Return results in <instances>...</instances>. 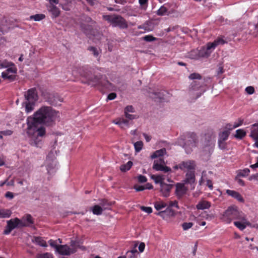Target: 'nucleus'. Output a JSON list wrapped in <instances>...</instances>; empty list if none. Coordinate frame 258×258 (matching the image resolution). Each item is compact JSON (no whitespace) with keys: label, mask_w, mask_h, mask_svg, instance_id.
<instances>
[{"label":"nucleus","mask_w":258,"mask_h":258,"mask_svg":"<svg viewBox=\"0 0 258 258\" xmlns=\"http://www.w3.org/2000/svg\"><path fill=\"white\" fill-rule=\"evenodd\" d=\"M88 50L91 51L95 56H98L99 52L96 47L91 46L88 48Z\"/></svg>","instance_id":"nucleus-56"},{"label":"nucleus","mask_w":258,"mask_h":258,"mask_svg":"<svg viewBox=\"0 0 258 258\" xmlns=\"http://www.w3.org/2000/svg\"><path fill=\"white\" fill-rule=\"evenodd\" d=\"M189 78L191 80H200L202 79V76L199 74L195 73L191 74L189 76Z\"/></svg>","instance_id":"nucleus-53"},{"label":"nucleus","mask_w":258,"mask_h":258,"mask_svg":"<svg viewBox=\"0 0 258 258\" xmlns=\"http://www.w3.org/2000/svg\"><path fill=\"white\" fill-rule=\"evenodd\" d=\"M55 158L54 152L51 151L47 156L46 162L53 161Z\"/></svg>","instance_id":"nucleus-46"},{"label":"nucleus","mask_w":258,"mask_h":258,"mask_svg":"<svg viewBox=\"0 0 258 258\" xmlns=\"http://www.w3.org/2000/svg\"><path fill=\"white\" fill-rule=\"evenodd\" d=\"M11 215V212L9 210L0 209V218H9Z\"/></svg>","instance_id":"nucleus-38"},{"label":"nucleus","mask_w":258,"mask_h":258,"mask_svg":"<svg viewBox=\"0 0 258 258\" xmlns=\"http://www.w3.org/2000/svg\"><path fill=\"white\" fill-rule=\"evenodd\" d=\"M11 26V22L5 17L0 15V31L3 33L8 32Z\"/></svg>","instance_id":"nucleus-13"},{"label":"nucleus","mask_w":258,"mask_h":258,"mask_svg":"<svg viewBox=\"0 0 258 258\" xmlns=\"http://www.w3.org/2000/svg\"><path fill=\"white\" fill-rule=\"evenodd\" d=\"M46 7L48 12L51 15V18L55 19L59 16L60 11L55 5H48Z\"/></svg>","instance_id":"nucleus-17"},{"label":"nucleus","mask_w":258,"mask_h":258,"mask_svg":"<svg viewBox=\"0 0 258 258\" xmlns=\"http://www.w3.org/2000/svg\"><path fill=\"white\" fill-rule=\"evenodd\" d=\"M156 14L158 16H164L165 15H168L167 14V9L164 6H161L160 9L157 11Z\"/></svg>","instance_id":"nucleus-40"},{"label":"nucleus","mask_w":258,"mask_h":258,"mask_svg":"<svg viewBox=\"0 0 258 258\" xmlns=\"http://www.w3.org/2000/svg\"><path fill=\"white\" fill-rule=\"evenodd\" d=\"M193 226L192 222H184L182 224V228L184 230H187Z\"/></svg>","instance_id":"nucleus-52"},{"label":"nucleus","mask_w":258,"mask_h":258,"mask_svg":"<svg viewBox=\"0 0 258 258\" xmlns=\"http://www.w3.org/2000/svg\"><path fill=\"white\" fill-rule=\"evenodd\" d=\"M149 0H139V4L142 9L146 10L148 6V2Z\"/></svg>","instance_id":"nucleus-48"},{"label":"nucleus","mask_w":258,"mask_h":258,"mask_svg":"<svg viewBox=\"0 0 258 258\" xmlns=\"http://www.w3.org/2000/svg\"><path fill=\"white\" fill-rule=\"evenodd\" d=\"M141 209L148 213V214H150L152 212V209L151 208V207H144V206H142L141 207Z\"/></svg>","instance_id":"nucleus-60"},{"label":"nucleus","mask_w":258,"mask_h":258,"mask_svg":"<svg viewBox=\"0 0 258 258\" xmlns=\"http://www.w3.org/2000/svg\"><path fill=\"white\" fill-rule=\"evenodd\" d=\"M103 209L99 205H95L92 208V211L94 215H100L102 214Z\"/></svg>","instance_id":"nucleus-32"},{"label":"nucleus","mask_w":258,"mask_h":258,"mask_svg":"<svg viewBox=\"0 0 258 258\" xmlns=\"http://www.w3.org/2000/svg\"><path fill=\"white\" fill-rule=\"evenodd\" d=\"M152 179H153L156 183H159L160 185L161 183H164L163 180L164 179V176L160 175H152L151 176Z\"/></svg>","instance_id":"nucleus-34"},{"label":"nucleus","mask_w":258,"mask_h":258,"mask_svg":"<svg viewBox=\"0 0 258 258\" xmlns=\"http://www.w3.org/2000/svg\"><path fill=\"white\" fill-rule=\"evenodd\" d=\"M135 112V109L132 105H127L124 108V112L134 113Z\"/></svg>","instance_id":"nucleus-54"},{"label":"nucleus","mask_w":258,"mask_h":258,"mask_svg":"<svg viewBox=\"0 0 258 258\" xmlns=\"http://www.w3.org/2000/svg\"><path fill=\"white\" fill-rule=\"evenodd\" d=\"M248 180L249 181H251L252 180L258 181V173L251 175L249 177Z\"/></svg>","instance_id":"nucleus-62"},{"label":"nucleus","mask_w":258,"mask_h":258,"mask_svg":"<svg viewBox=\"0 0 258 258\" xmlns=\"http://www.w3.org/2000/svg\"><path fill=\"white\" fill-rule=\"evenodd\" d=\"M24 97L25 101L23 103V105L25 106L26 112L29 113L34 110L35 103L38 100L36 88H31L26 91L24 93Z\"/></svg>","instance_id":"nucleus-4"},{"label":"nucleus","mask_w":258,"mask_h":258,"mask_svg":"<svg viewBox=\"0 0 258 258\" xmlns=\"http://www.w3.org/2000/svg\"><path fill=\"white\" fill-rule=\"evenodd\" d=\"M77 71L81 76L86 79L88 84L92 86L101 85L106 86L107 84H110L107 80L105 81V82H103L102 79L103 76L100 74L98 75H94L95 71L94 69L88 66L80 67L77 69Z\"/></svg>","instance_id":"nucleus-2"},{"label":"nucleus","mask_w":258,"mask_h":258,"mask_svg":"<svg viewBox=\"0 0 258 258\" xmlns=\"http://www.w3.org/2000/svg\"><path fill=\"white\" fill-rule=\"evenodd\" d=\"M37 258H53V257L52 254L48 252H45L39 254L37 256Z\"/></svg>","instance_id":"nucleus-51"},{"label":"nucleus","mask_w":258,"mask_h":258,"mask_svg":"<svg viewBox=\"0 0 258 258\" xmlns=\"http://www.w3.org/2000/svg\"><path fill=\"white\" fill-rule=\"evenodd\" d=\"M246 136V132L242 129H238L236 131L234 137L238 139H242Z\"/></svg>","instance_id":"nucleus-35"},{"label":"nucleus","mask_w":258,"mask_h":258,"mask_svg":"<svg viewBox=\"0 0 258 258\" xmlns=\"http://www.w3.org/2000/svg\"><path fill=\"white\" fill-rule=\"evenodd\" d=\"M113 122L118 125L122 128H124V127H128L129 125V120L123 117L117 118L114 120Z\"/></svg>","instance_id":"nucleus-25"},{"label":"nucleus","mask_w":258,"mask_h":258,"mask_svg":"<svg viewBox=\"0 0 258 258\" xmlns=\"http://www.w3.org/2000/svg\"><path fill=\"white\" fill-rule=\"evenodd\" d=\"M143 40L147 42H152L157 40L156 37H154L153 36L151 35H148L145 36L143 38Z\"/></svg>","instance_id":"nucleus-47"},{"label":"nucleus","mask_w":258,"mask_h":258,"mask_svg":"<svg viewBox=\"0 0 258 258\" xmlns=\"http://www.w3.org/2000/svg\"><path fill=\"white\" fill-rule=\"evenodd\" d=\"M48 102L50 104L54 106L59 105L63 101V99L57 94H52L48 99Z\"/></svg>","instance_id":"nucleus-19"},{"label":"nucleus","mask_w":258,"mask_h":258,"mask_svg":"<svg viewBox=\"0 0 258 258\" xmlns=\"http://www.w3.org/2000/svg\"><path fill=\"white\" fill-rule=\"evenodd\" d=\"M226 192L228 194V195L236 199L238 201L241 203H244V200L243 198L241 195L237 191L230 189H227Z\"/></svg>","instance_id":"nucleus-23"},{"label":"nucleus","mask_w":258,"mask_h":258,"mask_svg":"<svg viewBox=\"0 0 258 258\" xmlns=\"http://www.w3.org/2000/svg\"><path fill=\"white\" fill-rule=\"evenodd\" d=\"M17 72V69L16 66L8 68L6 71L2 73V77L4 79H8L13 81L16 79V74Z\"/></svg>","instance_id":"nucleus-9"},{"label":"nucleus","mask_w":258,"mask_h":258,"mask_svg":"<svg viewBox=\"0 0 258 258\" xmlns=\"http://www.w3.org/2000/svg\"><path fill=\"white\" fill-rule=\"evenodd\" d=\"M218 147L221 150H225L227 148V144L225 141L218 140Z\"/></svg>","instance_id":"nucleus-49"},{"label":"nucleus","mask_w":258,"mask_h":258,"mask_svg":"<svg viewBox=\"0 0 258 258\" xmlns=\"http://www.w3.org/2000/svg\"><path fill=\"white\" fill-rule=\"evenodd\" d=\"M184 138L183 148L187 154H189L192 151L193 148L197 146L199 142L198 137L196 133L188 132L185 134Z\"/></svg>","instance_id":"nucleus-6"},{"label":"nucleus","mask_w":258,"mask_h":258,"mask_svg":"<svg viewBox=\"0 0 258 258\" xmlns=\"http://www.w3.org/2000/svg\"><path fill=\"white\" fill-rule=\"evenodd\" d=\"M196 166V165L195 161L188 160L180 162V166L179 167V169L182 171H195Z\"/></svg>","instance_id":"nucleus-15"},{"label":"nucleus","mask_w":258,"mask_h":258,"mask_svg":"<svg viewBox=\"0 0 258 258\" xmlns=\"http://www.w3.org/2000/svg\"><path fill=\"white\" fill-rule=\"evenodd\" d=\"M104 20L110 23L112 27H118L121 29H127L128 24L125 19L120 15H103Z\"/></svg>","instance_id":"nucleus-5"},{"label":"nucleus","mask_w":258,"mask_h":258,"mask_svg":"<svg viewBox=\"0 0 258 258\" xmlns=\"http://www.w3.org/2000/svg\"><path fill=\"white\" fill-rule=\"evenodd\" d=\"M48 243L49 244V245L55 248V251L56 252L57 251L58 248H59V245H57V241L56 240H52V239H50L49 241H48Z\"/></svg>","instance_id":"nucleus-45"},{"label":"nucleus","mask_w":258,"mask_h":258,"mask_svg":"<svg viewBox=\"0 0 258 258\" xmlns=\"http://www.w3.org/2000/svg\"><path fill=\"white\" fill-rule=\"evenodd\" d=\"M167 206V204L163 201H158L154 203V207L157 211H162L163 209Z\"/></svg>","instance_id":"nucleus-30"},{"label":"nucleus","mask_w":258,"mask_h":258,"mask_svg":"<svg viewBox=\"0 0 258 258\" xmlns=\"http://www.w3.org/2000/svg\"><path fill=\"white\" fill-rule=\"evenodd\" d=\"M250 130V137L255 141L254 145L258 148V128Z\"/></svg>","instance_id":"nucleus-28"},{"label":"nucleus","mask_w":258,"mask_h":258,"mask_svg":"<svg viewBox=\"0 0 258 258\" xmlns=\"http://www.w3.org/2000/svg\"><path fill=\"white\" fill-rule=\"evenodd\" d=\"M234 225L237 227L240 230H243L246 227L250 225L249 222H248L245 215V220H238L237 221L234 222Z\"/></svg>","instance_id":"nucleus-24"},{"label":"nucleus","mask_w":258,"mask_h":258,"mask_svg":"<svg viewBox=\"0 0 258 258\" xmlns=\"http://www.w3.org/2000/svg\"><path fill=\"white\" fill-rule=\"evenodd\" d=\"M124 116H125L126 119L128 120H133L134 119L138 118V116L136 115L131 114L129 113H127V112H124Z\"/></svg>","instance_id":"nucleus-55"},{"label":"nucleus","mask_w":258,"mask_h":258,"mask_svg":"<svg viewBox=\"0 0 258 258\" xmlns=\"http://www.w3.org/2000/svg\"><path fill=\"white\" fill-rule=\"evenodd\" d=\"M14 194L11 191H7L5 194V197L10 200H12L14 198Z\"/></svg>","instance_id":"nucleus-61"},{"label":"nucleus","mask_w":258,"mask_h":258,"mask_svg":"<svg viewBox=\"0 0 258 258\" xmlns=\"http://www.w3.org/2000/svg\"><path fill=\"white\" fill-rule=\"evenodd\" d=\"M143 143L142 141H138L134 143V147L136 152H139L143 148Z\"/></svg>","instance_id":"nucleus-43"},{"label":"nucleus","mask_w":258,"mask_h":258,"mask_svg":"<svg viewBox=\"0 0 258 258\" xmlns=\"http://www.w3.org/2000/svg\"><path fill=\"white\" fill-rule=\"evenodd\" d=\"M172 207H174L177 209H179V207L178 204V202L176 201H170L169 203V205L167 207H170V208H172Z\"/></svg>","instance_id":"nucleus-57"},{"label":"nucleus","mask_w":258,"mask_h":258,"mask_svg":"<svg viewBox=\"0 0 258 258\" xmlns=\"http://www.w3.org/2000/svg\"><path fill=\"white\" fill-rule=\"evenodd\" d=\"M211 207V203L207 201H201L196 206V208L198 210L208 209Z\"/></svg>","instance_id":"nucleus-26"},{"label":"nucleus","mask_w":258,"mask_h":258,"mask_svg":"<svg viewBox=\"0 0 258 258\" xmlns=\"http://www.w3.org/2000/svg\"><path fill=\"white\" fill-rule=\"evenodd\" d=\"M230 132L228 131H224L220 133L219 135L218 140L226 141L229 136Z\"/></svg>","instance_id":"nucleus-36"},{"label":"nucleus","mask_w":258,"mask_h":258,"mask_svg":"<svg viewBox=\"0 0 258 258\" xmlns=\"http://www.w3.org/2000/svg\"><path fill=\"white\" fill-rule=\"evenodd\" d=\"M211 52L212 51H209L205 48H203L199 51V56L200 57H208L210 55Z\"/></svg>","instance_id":"nucleus-31"},{"label":"nucleus","mask_w":258,"mask_h":258,"mask_svg":"<svg viewBox=\"0 0 258 258\" xmlns=\"http://www.w3.org/2000/svg\"><path fill=\"white\" fill-rule=\"evenodd\" d=\"M245 92L249 95L252 94L254 92V89L252 86L247 87L245 89Z\"/></svg>","instance_id":"nucleus-58"},{"label":"nucleus","mask_w":258,"mask_h":258,"mask_svg":"<svg viewBox=\"0 0 258 258\" xmlns=\"http://www.w3.org/2000/svg\"><path fill=\"white\" fill-rule=\"evenodd\" d=\"M75 247L70 248L68 245H59L57 252L62 255H69L76 252Z\"/></svg>","instance_id":"nucleus-14"},{"label":"nucleus","mask_w":258,"mask_h":258,"mask_svg":"<svg viewBox=\"0 0 258 258\" xmlns=\"http://www.w3.org/2000/svg\"><path fill=\"white\" fill-rule=\"evenodd\" d=\"M172 184H167L165 183H161L160 185V191L164 197H167L169 196L170 190L173 187Z\"/></svg>","instance_id":"nucleus-18"},{"label":"nucleus","mask_w":258,"mask_h":258,"mask_svg":"<svg viewBox=\"0 0 258 258\" xmlns=\"http://www.w3.org/2000/svg\"><path fill=\"white\" fill-rule=\"evenodd\" d=\"M155 214L160 216L163 219L167 220L170 218L175 216V212L170 207H167L165 210L159 211L156 213Z\"/></svg>","instance_id":"nucleus-11"},{"label":"nucleus","mask_w":258,"mask_h":258,"mask_svg":"<svg viewBox=\"0 0 258 258\" xmlns=\"http://www.w3.org/2000/svg\"><path fill=\"white\" fill-rule=\"evenodd\" d=\"M175 194L178 199H180L186 194L188 187L183 183L178 182L175 185Z\"/></svg>","instance_id":"nucleus-12"},{"label":"nucleus","mask_w":258,"mask_h":258,"mask_svg":"<svg viewBox=\"0 0 258 258\" xmlns=\"http://www.w3.org/2000/svg\"><path fill=\"white\" fill-rule=\"evenodd\" d=\"M32 241L33 242L36 243L37 244L42 246V247H46L47 246V243L45 240L43 239V238L39 236H34L32 239Z\"/></svg>","instance_id":"nucleus-27"},{"label":"nucleus","mask_w":258,"mask_h":258,"mask_svg":"<svg viewBox=\"0 0 258 258\" xmlns=\"http://www.w3.org/2000/svg\"><path fill=\"white\" fill-rule=\"evenodd\" d=\"M33 124L28 123V121H27V133L29 135L36 134L37 137H43L45 134V130L43 127H39L38 124H39L38 122L35 121L32 122Z\"/></svg>","instance_id":"nucleus-7"},{"label":"nucleus","mask_w":258,"mask_h":258,"mask_svg":"<svg viewBox=\"0 0 258 258\" xmlns=\"http://www.w3.org/2000/svg\"><path fill=\"white\" fill-rule=\"evenodd\" d=\"M58 113L50 106H42L35 112L34 117H28L27 121L30 124H33L32 122L35 121L40 124L50 125L54 121Z\"/></svg>","instance_id":"nucleus-1"},{"label":"nucleus","mask_w":258,"mask_h":258,"mask_svg":"<svg viewBox=\"0 0 258 258\" xmlns=\"http://www.w3.org/2000/svg\"><path fill=\"white\" fill-rule=\"evenodd\" d=\"M133 165V162L131 161H129L126 164L121 165L120 166V170L122 172H126L131 169Z\"/></svg>","instance_id":"nucleus-33"},{"label":"nucleus","mask_w":258,"mask_h":258,"mask_svg":"<svg viewBox=\"0 0 258 258\" xmlns=\"http://www.w3.org/2000/svg\"><path fill=\"white\" fill-rule=\"evenodd\" d=\"M100 206L103 209V210H105L108 208V207L110 206V204L109 202H107L106 200H101L100 203Z\"/></svg>","instance_id":"nucleus-44"},{"label":"nucleus","mask_w":258,"mask_h":258,"mask_svg":"<svg viewBox=\"0 0 258 258\" xmlns=\"http://www.w3.org/2000/svg\"><path fill=\"white\" fill-rule=\"evenodd\" d=\"M184 184L190 185V189L193 190L196 186V176L195 171H188L185 174V178L182 180Z\"/></svg>","instance_id":"nucleus-8"},{"label":"nucleus","mask_w":258,"mask_h":258,"mask_svg":"<svg viewBox=\"0 0 258 258\" xmlns=\"http://www.w3.org/2000/svg\"><path fill=\"white\" fill-rule=\"evenodd\" d=\"M224 43L225 41L223 39L219 38L212 42L208 43L205 48L209 51H211V49H214L218 45L223 44Z\"/></svg>","instance_id":"nucleus-21"},{"label":"nucleus","mask_w":258,"mask_h":258,"mask_svg":"<svg viewBox=\"0 0 258 258\" xmlns=\"http://www.w3.org/2000/svg\"><path fill=\"white\" fill-rule=\"evenodd\" d=\"M189 57L191 59H198L200 57L199 56V53H198L196 51L193 50L189 53Z\"/></svg>","instance_id":"nucleus-50"},{"label":"nucleus","mask_w":258,"mask_h":258,"mask_svg":"<svg viewBox=\"0 0 258 258\" xmlns=\"http://www.w3.org/2000/svg\"><path fill=\"white\" fill-rule=\"evenodd\" d=\"M153 168L156 171H162L165 173L171 171V170L170 167L163 165L159 163L157 160L154 161Z\"/></svg>","instance_id":"nucleus-22"},{"label":"nucleus","mask_w":258,"mask_h":258,"mask_svg":"<svg viewBox=\"0 0 258 258\" xmlns=\"http://www.w3.org/2000/svg\"><path fill=\"white\" fill-rule=\"evenodd\" d=\"M20 227V219L18 218L11 219L7 222V225L4 231V234L8 235L15 228Z\"/></svg>","instance_id":"nucleus-10"},{"label":"nucleus","mask_w":258,"mask_h":258,"mask_svg":"<svg viewBox=\"0 0 258 258\" xmlns=\"http://www.w3.org/2000/svg\"><path fill=\"white\" fill-rule=\"evenodd\" d=\"M47 164V170L49 174H51V170L54 169L56 164L53 161L46 162Z\"/></svg>","instance_id":"nucleus-42"},{"label":"nucleus","mask_w":258,"mask_h":258,"mask_svg":"<svg viewBox=\"0 0 258 258\" xmlns=\"http://www.w3.org/2000/svg\"><path fill=\"white\" fill-rule=\"evenodd\" d=\"M116 97V94L115 93H111L108 94L107 96V99L109 100H113L115 99Z\"/></svg>","instance_id":"nucleus-63"},{"label":"nucleus","mask_w":258,"mask_h":258,"mask_svg":"<svg viewBox=\"0 0 258 258\" xmlns=\"http://www.w3.org/2000/svg\"><path fill=\"white\" fill-rule=\"evenodd\" d=\"M45 18V15L43 14H36L30 17V20H33L35 21H40Z\"/></svg>","instance_id":"nucleus-37"},{"label":"nucleus","mask_w":258,"mask_h":258,"mask_svg":"<svg viewBox=\"0 0 258 258\" xmlns=\"http://www.w3.org/2000/svg\"><path fill=\"white\" fill-rule=\"evenodd\" d=\"M138 180L140 183H144L147 181V179L146 176L140 175L137 177Z\"/></svg>","instance_id":"nucleus-59"},{"label":"nucleus","mask_w":258,"mask_h":258,"mask_svg":"<svg viewBox=\"0 0 258 258\" xmlns=\"http://www.w3.org/2000/svg\"><path fill=\"white\" fill-rule=\"evenodd\" d=\"M134 188L137 191H140L145 189L144 186L143 185H135Z\"/></svg>","instance_id":"nucleus-64"},{"label":"nucleus","mask_w":258,"mask_h":258,"mask_svg":"<svg viewBox=\"0 0 258 258\" xmlns=\"http://www.w3.org/2000/svg\"><path fill=\"white\" fill-rule=\"evenodd\" d=\"M245 214L241 211L239 210L238 208L232 205L228 207L222 214L221 220L226 223L229 224L232 220H245Z\"/></svg>","instance_id":"nucleus-3"},{"label":"nucleus","mask_w":258,"mask_h":258,"mask_svg":"<svg viewBox=\"0 0 258 258\" xmlns=\"http://www.w3.org/2000/svg\"><path fill=\"white\" fill-rule=\"evenodd\" d=\"M154 24L152 21H147L143 25L138 26V29H144L145 32H150L154 29Z\"/></svg>","instance_id":"nucleus-20"},{"label":"nucleus","mask_w":258,"mask_h":258,"mask_svg":"<svg viewBox=\"0 0 258 258\" xmlns=\"http://www.w3.org/2000/svg\"><path fill=\"white\" fill-rule=\"evenodd\" d=\"M34 223L32 217L30 214L24 216L20 220V227L31 226Z\"/></svg>","instance_id":"nucleus-16"},{"label":"nucleus","mask_w":258,"mask_h":258,"mask_svg":"<svg viewBox=\"0 0 258 258\" xmlns=\"http://www.w3.org/2000/svg\"><path fill=\"white\" fill-rule=\"evenodd\" d=\"M250 173V170L248 168H245L243 170H239L238 171L237 177H246Z\"/></svg>","instance_id":"nucleus-39"},{"label":"nucleus","mask_w":258,"mask_h":258,"mask_svg":"<svg viewBox=\"0 0 258 258\" xmlns=\"http://www.w3.org/2000/svg\"><path fill=\"white\" fill-rule=\"evenodd\" d=\"M15 66L12 62H9L7 60H4L0 63V67L1 68H9L12 66Z\"/></svg>","instance_id":"nucleus-41"},{"label":"nucleus","mask_w":258,"mask_h":258,"mask_svg":"<svg viewBox=\"0 0 258 258\" xmlns=\"http://www.w3.org/2000/svg\"><path fill=\"white\" fill-rule=\"evenodd\" d=\"M166 152V150L165 148H162L161 149L156 151L151 156V158L152 159L156 158L158 157H161L164 155Z\"/></svg>","instance_id":"nucleus-29"}]
</instances>
